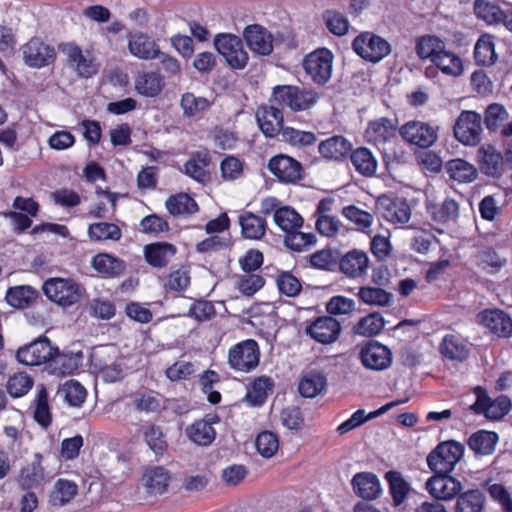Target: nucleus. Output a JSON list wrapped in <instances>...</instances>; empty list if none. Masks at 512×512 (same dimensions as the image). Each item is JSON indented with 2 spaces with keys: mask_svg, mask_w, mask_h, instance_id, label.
I'll use <instances>...</instances> for the list:
<instances>
[{
  "mask_svg": "<svg viewBox=\"0 0 512 512\" xmlns=\"http://www.w3.org/2000/svg\"><path fill=\"white\" fill-rule=\"evenodd\" d=\"M46 297L56 305L67 308L77 304L83 296V288L70 277H52L42 286Z\"/></svg>",
  "mask_w": 512,
  "mask_h": 512,
  "instance_id": "1",
  "label": "nucleus"
},
{
  "mask_svg": "<svg viewBox=\"0 0 512 512\" xmlns=\"http://www.w3.org/2000/svg\"><path fill=\"white\" fill-rule=\"evenodd\" d=\"M464 455V446L449 440L439 443L427 456L428 467L437 474L452 472Z\"/></svg>",
  "mask_w": 512,
  "mask_h": 512,
  "instance_id": "2",
  "label": "nucleus"
},
{
  "mask_svg": "<svg viewBox=\"0 0 512 512\" xmlns=\"http://www.w3.org/2000/svg\"><path fill=\"white\" fill-rule=\"evenodd\" d=\"M319 97L312 89H301L297 86L281 85L273 88L272 101L292 111H304L313 107Z\"/></svg>",
  "mask_w": 512,
  "mask_h": 512,
  "instance_id": "3",
  "label": "nucleus"
},
{
  "mask_svg": "<svg viewBox=\"0 0 512 512\" xmlns=\"http://www.w3.org/2000/svg\"><path fill=\"white\" fill-rule=\"evenodd\" d=\"M353 51L365 61L379 63L391 53L390 43L380 35L365 31L352 42Z\"/></svg>",
  "mask_w": 512,
  "mask_h": 512,
  "instance_id": "4",
  "label": "nucleus"
},
{
  "mask_svg": "<svg viewBox=\"0 0 512 512\" xmlns=\"http://www.w3.org/2000/svg\"><path fill=\"white\" fill-rule=\"evenodd\" d=\"M228 365L236 372L249 373L260 361V349L253 339L243 340L228 350Z\"/></svg>",
  "mask_w": 512,
  "mask_h": 512,
  "instance_id": "5",
  "label": "nucleus"
},
{
  "mask_svg": "<svg viewBox=\"0 0 512 512\" xmlns=\"http://www.w3.org/2000/svg\"><path fill=\"white\" fill-rule=\"evenodd\" d=\"M117 354V349L114 346H108L94 352L92 361L98 378L112 383L123 377L122 363L116 359Z\"/></svg>",
  "mask_w": 512,
  "mask_h": 512,
  "instance_id": "6",
  "label": "nucleus"
},
{
  "mask_svg": "<svg viewBox=\"0 0 512 512\" xmlns=\"http://www.w3.org/2000/svg\"><path fill=\"white\" fill-rule=\"evenodd\" d=\"M455 138L465 146H476L481 141L482 118L475 111H462L453 128Z\"/></svg>",
  "mask_w": 512,
  "mask_h": 512,
  "instance_id": "7",
  "label": "nucleus"
},
{
  "mask_svg": "<svg viewBox=\"0 0 512 512\" xmlns=\"http://www.w3.org/2000/svg\"><path fill=\"white\" fill-rule=\"evenodd\" d=\"M214 45L230 67L242 69L246 66L248 54L239 37L228 33L219 34L215 37Z\"/></svg>",
  "mask_w": 512,
  "mask_h": 512,
  "instance_id": "8",
  "label": "nucleus"
},
{
  "mask_svg": "<svg viewBox=\"0 0 512 512\" xmlns=\"http://www.w3.org/2000/svg\"><path fill=\"white\" fill-rule=\"evenodd\" d=\"M332 64L333 54L326 48L311 52L303 61L305 72L317 84H325L331 78Z\"/></svg>",
  "mask_w": 512,
  "mask_h": 512,
  "instance_id": "9",
  "label": "nucleus"
},
{
  "mask_svg": "<svg viewBox=\"0 0 512 512\" xmlns=\"http://www.w3.org/2000/svg\"><path fill=\"white\" fill-rule=\"evenodd\" d=\"M399 133L406 142L421 148H428L438 138V127L426 122L411 120L400 127Z\"/></svg>",
  "mask_w": 512,
  "mask_h": 512,
  "instance_id": "10",
  "label": "nucleus"
},
{
  "mask_svg": "<svg viewBox=\"0 0 512 512\" xmlns=\"http://www.w3.org/2000/svg\"><path fill=\"white\" fill-rule=\"evenodd\" d=\"M55 354V347L48 338H39L30 344L20 347L16 351V359L27 366H39L49 362Z\"/></svg>",
  "mask_w": 512,
  "mask_h": 512,
  "instance_id": "11",
  "label": "nucleus"
},
{
  "mask_svg": "<svg viewBox=\"0 0 512 512\" xmlns=\"http://www.w3.org/2000/svg\"><path fill=\"white\" fill-rule=\"evenodd\" d=\"M474 394L476 401L471 405V409L477 414H484L489 419H500L510 411L511 402L506 396L491 400L479 386L474 388Z\"/></svg>",
  "mask_w": 512,
  "mask_h": 512,
  "instance_id": "12",
  "label": "nucleus"
},
{
  "mask_svg": "<svg viewBox=\"0 0 512 512\" xmlns=\"http://www.w3.org/2000/svg\"><path fill=\"white\" fill-rule=\"evenodd\" d=\"M362 365L369 370L383 371L392 364V353L383 344L370 341L363 345L359 352Z\"/></svg>",
  "mask_w": 512,
  "mask_h": 512,
  "instance_id": "13",
  "label": "nucleus"
},
{
  "mask_svg": "<svg viewBox=\"0 0 512 512\" xmlns=\"http://www.w3.org/2000/svg\"><path fill=\"white\" fill-rule=\"evenodd\" d=\"M62 53L67 57L71 68L81 77H92L98 71V65L89 54H84L74 43H64L60 46Z\"/></svg>",
  "mask_w": 512,
  "mask_h": 512,
  "instance_id": "14",
  "label": "nucleus"
},
{
  "mask_svg": "<svg viewBox=\"0 0 512 512\" xmlns=\"http://www.w3.org/2000/svg\"><path fill=\"white\" fill-rule=\"evenodd\" d=\"M23 59L26 65L41 68L51 64L56 56L53 47L38 38L31 39L22 47Z\"/></svg>",
  "mask_w": 512,
  "mask_h": 512,
  "instance_id": "15",
  "label": "nucleus"
},
{
  "mask_svg": "<svg viewBox=\"0 0 512 512\" xmlns=\"http://www.w3.org/2000/svg\"><path fill=\"white\" fill-rule=\"evenodd\" d=\"M341 325L331 316L317 318L305 327V333L321 344L334 343L340 335Z\"/></svg>",
  "mask_w": 512,
  "mask_h": 512,
  "instance_id": "16",
  "label": "nucleus"
},
{
  "mask_svg": "<svg viewBox=\"0 0 512 512\" xmlns=\"http://www.w3.org/2000/svg\"><path fill=\"white\" fill-rule=\"evenodd\" d=\"M217 423H219V417L214 414H208L187 426L185 430L186 436L196 445L208 446L216 437L213 425Z\"/></svg>",
  "mask_w": 512,
  "mask_h": 512,
  "instance_id": "17",
  "label": "nucleus"
},
{
  "mask_svg": "<svg viewBox=\"0 0 512 512\" xmlns=\"http://www.w3.org/2000/svg\"><path fill=\"white\" fill-rule=\"evenodd\" d=\"M425 488L433 498L448 501L459 494L462 485L460 481L451 476L438 474L426 481Z\"/></svg>",
  "mask_w": 512,
  "mask_h": 512,
  "instance_id": "18",
  "label": "nucleus"
},
{
  "mask_svg": "<svg viewBox=\"0 0 512 512\" xmlns=\"http://www.w3.org/2000/svg\"><path fill=\"white\" fill-rule=\"evenodd\" d=\"M247 46L256 54L267 56L273 51L272 34L263 26L254 24L243 31Z\"/></svg>",
  "mask_w": 512,
  "mask_h": 512,
  "instance_id": "19",
  "label": "nucleus"
},
{
  "mask_svg": "<svg viewBox=\"0 0 512 512\" xmlns=\"http://www.w3.org/2000/svg\"><path fill=\"white\" fill-rule=\"evenodd\" d=\"M377 207L383 218L393 224H405L411 217V209L402 199L382 196L377 201Z\"/></svg>",
  "mask_w": 512,
  "mask_h": 512,
  "instance_id": "20",
  "label": "nucleus"
},
{
  "mask_svg": "<svg viewBox=\"0 0 512 512\" xmlns=\"http://www.w3.org/2000/svg\"><path fill=\"white\" fill-rule=\"evenodd\" d=\"M477 321L499 337L512 335V319L501 310H484L477 315Z\"/></svg>",
  "mask_w": 512,
  "mask_h": 512,
  "instance_id": "21",
  "label": "nucleus"
},
{
  "mask_svg": "<svg viewBox=\"0 0 512 512\" xmlns=\"http://www.w3.org/2000/svg\"><path fill=\"white\" fill-rule=\"evenodd\" d=\"M268 168L274 176L285 183H294L301 177V164L289 156L273 157L269 161Z\"/></svg>",
  "mask_w": 512,
  "mask_h": 512,
  "instance_id": "22",
  "label": "nucleus"
},
{
  "mask_svg": "<svg viewBox=\"0 0 512 512\" xmlns=\"http://www.w3.org/2000/svg\"><path fill=\"white\" fill-rule=\"evenodd\" d=\"M170 480V474L164 467L154 466L144 470L140 483L147 494L157 496L167 491Z\"/></svg>",
  "mask_w": 512,
  "mask_h": 512,
  "instance_id": "23",
  "label": "nucleus"
},
{
  "mask_svg": "<svg viewBox=\"0 0 512 512\" xmlns=\"http://www.w3.org/2000/svg\"><path fill=\"white\" fill-rule=\"evenodd\" d=\"M43 455L35 453L32 462L25 464L18 476V484L22 489H32L42 485L46 479V471L42 465Z\"/></svg>",
  "mask_w": 512,
  "mask_h": 512,
  "instance_id": "24",
  "label": "nucleus"
},
{
  "mask_svg": "<svg viewBox=\"0 0 512 512\" xmlns=\"http://www.w3.org/2000/svg\"><path fill=\"white\" fill-rule=\"evenodd\" d=\"M477 160L481 170L489 176H499L505 171V160L493 145L484 144L477 150Z\"/></svg>",
  "mask_w": 512,
  "mask_h": 512,
  "instance_id": "25",
  "label": "nucleus"
},
{
  "mask_svg": "<svg viewBox=\"0 0 512 512\" xmlns=\"http://www.w3.org/2000/svg\"><path fill=\"white\" fill-rule=\"evenodd\" d=\"M446 47V43L439 36L425 34L415 39L414 50L420 60H428L433 65Z\"/></svg>",
  "mask_w": 512,
  "mask_h": 512,
  "instance_id": "26",
  "label": "nucleus"
},
{
  "mask_svg": "<svg viewBox=\"0 0 512 512\" xmlns=\"http://www.w3.org/2000/svg\"><path fill=\"white\" fill-rule=\"evenodd\" d=\"M340 271L350 278L365 275L369 268V257L366 252L353 249L347 252L339 262Z\"/></svg>",
  "mask_w": 512,
  "mask_h": 512,
  "instance_id": "27",
  "label": "nucleus"
},
{
  "mask_svg": "<svg viewBox=\"0 0 512 512\" xmlns=\"http://www.w3.org/2000/svg\"><path fill=\"white\" fill-rule=\"evenodd\" d=\"M354 493L365 500L376 499L382 489L377 476L371 472H359L351 480Z\"/></svg>",
  "mask_w": 512,
  "mask_h": 512,
  "instance_id": "28",
  "label": "nucleus"
},
{
  "mask_svg": "<svg viewBox=\"0 0 512 512\" xmlns=\"http://www.w3.org/2000/svg\"><path fill=\"white\" fill-rule=\"evenodd\" d=\"M396 131V125L392 119L381 117L370 121L365 130V138L374 145H382L389 141Z\"/></svg>",
  "mask_w": 512,
  "mask_h": 512,
  "instance_id": "29",
  "label": "nucleus"
},
{
  "mask_svg": "<svg viewBox=\"0 0 512 512\" xmlns=\"http://www.w3.org/2000/svg\"><path fill=\"white\" fill-rule=\"evenodd\" d=\"M259 128L267 137H274L282 131L283 113L273 106L260 107L256 112Z\"/></svg>",
  "mask_w": 512,
  "mask_h": 512,
  "instance_id": "30",
  "label": "nucleus"
},
{
  "mask_svg": "<svg viewBox=\"0 0 512 512\" xmlns=\"http://www.w3.org/2000/svg\"><path fill=\"white\" fill-rule=\"evenodd\" d=\"M128 49L133 56L144 60L154 59L159 54V49L154 40L141 32L128 36Z\"/></svg>",
  "mask_w": 512,
  "mask_h": 512,
  "instance_id": "31",
  "label": "nucleus"
},
{
  "mask_svg": "<svg viewBox=\"0 0 512 512\" xmlns=\"http://www.w3.org/2000/svg\"><path fill=\"white\" fill-rule=\"evenodd\" d=\"M134 87L142 96L156 97L164 87V80L157 72H142L136 76Z\"/></svg>",
  "mask_w": 512,
  "mask_h": 512,
  "instance_id": "32",
  "label": "nucleus"
},
{
  "mask_svg": "<svg viewBox=\"0 0 512 512\" xmlns=\"http://www.w3.org/2000/svg\"><path fill=\"white\" fill-rule=\"evenodd\" d=\"M443 75L457 78L464 72V63L462 58L454 51L449 50L447 47L433 63Z\"/></svg>",
  "mask_w": 512,
  "mask_h": 512,
  "instance_id": "33",
  "label": "nucleus"
},
{
  "mask_svg": "<svg viewBox=\"0 0 512 512\" xmlns=\"http://www.w3.org/2000/svg\"><path fill=\"white\" fill-rule=\"evenodd\" d=\"M327 386V379L322 372L311 371L304 374L298 384V391L305 398H314Z\"/></svg>",
  "mask_w": 512,
  "mask_h": 512,
  "instance_id": "34",
  "label": "nucleus"
},
{
  "mask_svg": "<svg viewBox=\"0 0 512 512\" xmlns=\"http://www.w3.org/2000/svg\"><path fill=\"white\" fill-rule=\"evenodd\" d=\"M78 494V485L65 478H59L55 481L51 494L50 502L53 506H64L70 503Z\"/></svg>",
  "mask_w": 512,
  "mask_h": 512,
  "instance_id": "35",
  "label": "nucleus"
},
{
  "mask_svg": "<svg viewBox=\"0 0 512 512\" xmlns=\"http://www.w3.org/2000/svg\"><path fill=\"white\" fill-rule=\"evenodd\" d=\"M351 143L343 136H333L319 144V153L326 159L341 160L351 150Z\"/></svg>",
  "mask_w": 512,
  "mask_h": 512,
  "instance_id": "36",
  "label": "nucleus"
},
{
  "mask_svg": "<svg viewBox=\"0 0 512 512\" xmlns=\"http://www.w3.org/2000/svg\"><path fill=\"white\" fill-rule=\"evenodd\" d=\"M469 351L467 341L458 335H446L440 345L442 355L451 360L463 361Z\"/></svg>",
  "mask_w": 512,
  "mask_h": 512,
  "instance_id": "37",
  "label": "nucleus"
},
{
  "mask_svg": "<svg viewBox=\"0 0 512 512\" xmlns=\"http://www.w3.org/2000/svg\"><path fill=\"white\" fill-rule=\"evenodd\" d=\"M474 58L481 66H492L497 62L498 55L495 52L493 36L483 34L479 37L474 47Z\"/></svg>",
  "mask_w": 512,
  "mask_h": 512,
  "instance_id": "38",
  "label": "nucleus"
},
{
  "mask_svg": "<svg viewBox=\"0 0 512 512\" xmlns=\"http://www.w3.org/2000/svg\"><path fill=\"white\" fill-rule=\"evenodd\" d=\"M91 264L98 273L107 277L118 276L125 269L124 263L119 258L108 253L97 254L93 257Z\"/></svg>",
  "mask_w": 512,
  "mask_h": 512,
  "instance_id": "39",
  "label": "nucleus"
},
{
  "mask_svg": "<svg viewBox=\"0 0 512 512\" xmlns=\"http://www.w3.org/2000/svg\"><path fill=\"white\" fill-rule=\"evenodd\" d=\"M498 435L495 432L480 430L472 434L468 440L469 448L479 455H489L495 450Z\"/></svg>",
  "mask_w": 512,
  "mask_h": 512,
  "instance_id": "40",
  "label": "nucleus"
},
{
  "mask_svg": "<svg viewBox=\"0 0 512 512\" xmlns=\"http://www.w3.org/2000/svg\"><path fill=\"white\" fill-rule=\"evenodd\" d=\"M175 254L176 248L170 243L159 242L148 245L145 248L146 260L156 267L166 265Z\"/></svg>",
  "mask_w": 512,
  "mask_h": 512,
  "instance_id": "41",
  "label": "nucleus"
},
{
  "mask_svg": "<svg viewBox=\"0 0 512 512\" xmlns=\"http://www.w3.org/2000/svg\"><path fill=\"white\" fill-rule=\"evenodd\" d=\"M78 368L77 359L68 354L60 353L55 347V354L49 359L47 369L50 374L64 376L73 373Z\"/></svg>",
  "mask_w": 512,
  "mask_h": 512,
  "instance_id": "42",
  "label": "nucleus"
},
{
  "mask_svg": "<svg viewBox=\"0 0 512 512\" xmlns=\"http://www.w3.org/2000/svg\"><path fill=\"white\" fill-rule=\"evenodd\" d=\"M211 101L202 96H196L194 93L186 92L182 95L180 106L185 117H198L207 111L211 106Z\"/></svg>",
  "mask_w": 512,
  "mask_h": 512,
  "instance_id": "43",
  "label": "nucleus"
},
{
  "mask_svg": "<svg viewBox=\"0 0 512 512\" xmlns=\"http://www.w3.org/2000/svg\"><path fill=\"white\" fill-rule=\"evenodd\" d=\"M447 173L450 178L458 182H472L477 177V169L471 163L463 159H453L447 163Z\"/></svg>",
  "mask_w": 512,
  "mask_h": 512,
  "instance_id": "44",
  "label": "nucleus"
},
{
  "mask_svg": "<svg viewBox=\"0 0 512 512\" xmlns=\"http://www.w3.org/2000/svg\"><path fill=\"white\" fill-rule=\"evenodd\" d=\"M322 20L327 30L338 37L348 33L350 22L348 18L341 12L329 9L323 12Z\"/></svg>",
  "mask_w": 512,
  "mask_h": 512,
  "instance_id": "45",
  "label": "nucleus"
},
{
  "mask_svg": "<svg viewBox=\"0 0 512 512\" xmlns=\"http://www.w3.org/2000/svg\"><path fill=\"white\" fill-rule=\"evenodd\" d=\"M351 162L355 170L364 176H371L376 172L377 161L367 148H358L351 154Z\"/></svg>",
  "mask_w": 512,
  "mask_h": 512,
  "instance_id": "46",
  "label": "nucleus"
},
{
  "mask_svg": "<svg viewBox=\"0 0 512 512\" xmlns=\"http://www.w3.org/2000/svg\"><path fill=\"white\" fill-rule=\"evenodd\" d=\"M145 443L156 455H163L167 449V441L160 426L147 424L142 427Z\"/></svg>",
  "mask_w": 512,
  "mask_h": 512,
  "instance_id": "47",
  "label": "nucleus"
},
{
  "mask_svg": "<svg viewBox=\"0 0 512 512\" xmlns=\"http://www.w3.org/2000/svg\"><path fill=\"white\" fill-rule=\"evenodd\" d=\"M275 224L285 232H291L300 228L303 224L302 217L290 206H283L274 214Z\"/></svg>",
  "mask_w": 512,
  "mask_h": 512,
  "instance_id": "48",
  "label": "nucleus"
},
{
  "mask_svg": "<svg viewBox=\"0 0 512 512\" xmlns=\"http://www.w3.org/2000/svg\"><path fill=\"white\" fill-rule=\"evenodd\" d=\"M503 11L498 5L488 0H475L474 13L477 18L483 20L488 25L501 23Z\"/></svg>",
  "mask_w": 512,
  "mask_h": 512,
  "instance_id": "49",
  "label": "nucleus"
},
{
  "mask_svg": "<svg viewBox=\"0 0 512 512\" xmlns=\"http://www.w3.org/2000/svg\"><path fill=\"white\" fill-rule=\"evenodd\" d=\"M239 223L243 235L248 239H260L265 233V221L251 212L240 215Z\"/></svg>",
  "mask_w": 512,
  "mask_h": 512,
  "instance_id": "50",
  "label": "nucleus"
},
{
  "mask_svg": "<svg viewBox=\"0 0 512 512\" xmlns=\"http://www.w3.org/2000/svg\"><path fill=\"white\" fill-rule=\"evenodd\" d=\"M165 205L169 213L174 216L191 214L196 212L198 209L195 200L185 193L170 196L166 200Z\"/></svg>",
  "mask_w": 512,
  "mask_h": 512,
  "instance_id": "51",
  "label": "nucleus"
},
{
  "mask_svg": "<svg viewBox=\"0 0 512 512\" xmlns=\"http://www.w3.org/2000/svg\"><path fill=\"white\" fill-rule=\"evenodd\" d=\"M386 480L389 483L390 493L396 506L401 505L407 498L411 487L403 476L396 471L386 473Z\"/></svg>",
  "mask_w": 512,
  "mask_h": 512,
  "instance_id": "52",
  "label": "nucleus"
},
{
  "mask_svg": "<svg viewBox=\"0 0 512 512\" xmlns=\"http://www.w3.org/2000/svg\"><path fill=\"white\" fill-rule=\"evenodd\" d=\"M357 295L363 303L372 306L384 307L392 301V294L379 287H361Z\"/></svg>",
  "mask_w": 512,
  "mask_h": 512,
  "instance_id": "53",
  "label": "nucleus"
},
{
  "mask_svg": "<svg viewBox=\"0 0 512 512\" xmlns=\"http://www.w3.org/2000/svg\"><path fill=\"white\" fill-rule=\"evenodd\" d=\"M88 235L93 241H118L122 236V232L114 223L99 222L93 223L88 227Z\"/></svg>",
  "mask_w": 512,
  "mask_h": 512,
  "instance_id": "54",
  "label": "nucleus"
},
{
  "mask_svg": "<svg viewBox=\"0 0 512 512\" xmlns=\"http://www.w3.org/2000/svg\"><path fill=\"white\" fill-rule=\"evenodd\" d=\"M342 215L352 223H354L358 230L365 233H371V225L373 223V216L354 205L345 206L342 209Z\"/></svg>",
  "mask_w": 512,
  "mask_h": 512,
  "instance_id": "55",
  "label": "nucleus"
},
{
  "mask_svg": "<svg viewBox=\"0 0 512 512\" xmlns=\"http://www.w3.org/2000/svg\"><path fill=\"white\" fill-rule=\"evenodd\" d=\"M58 394L70 406H80L86 399V389L79 382L69 380L62 384L58 390Z\"/></svg>",
  "mask_w": 512,
  "mask_h": 512,
  "instance_id": "56",
  "label": "nucleus"
},
{
  "mask_svg": "<svg viewBox=\"0 0 512 512\" xmlns=\"http://www.w3.org/2000/svg\"><path fill=\"white\" fill-rule=\"evenodd\" d=\"M210 163V156L207 152H198L185 164V172L191 178L202 182L207 177L206 168Z\"/></svg>",
  "mask_w": 512,
  "mask_h": 512,
  "instance_id": "57",
  "label": "nucleus"
},
{
  "mask_svg": "<svg viewBox=\"0 0 512 512\" xmlns=\"http://www.w3.org/2000/svg\"><path fill=\"white\" fill-rule=\"evenodd\" d=\"M273 383L269 377L261 376L256 378L248 389L246 399L251 405L257 406L264 402L268 392L272 389Z\"/></svg>",
  "mask_w": 512,
  "mask_h": 512,
  "instance_id": "58",
  "label": "nucleus"
},
{
  "mask_svg": "<svg viewBox=\"0 0 512 512\" xmlns=\"http://www.w3.org/2000/svg\"><path fill=\"white\" fill-rule=\"evenodd\" d=\"M133 404L139 411L146 413L157 412L162 407L161 396L155 392H137L133 395Z\"/></svg>",
  "mask_w": 512,
  "mask_h": 512,
  "instance_id": "59",
  "label": "nucleus"
},
{
  "mask_svg": "<svg viewBox=\"0 0 512 512\" xmlns=\"http://www.w3.org/2000/svg\"><path fill=\"white\" fill-rule=\"evenodd\" d=\"M484 496L479 490H470L461 494L457 500V512H481Z\"/></svg>",
  "mask_w": 512,
  "mask_h": 512,
  "instance_id": "60",
  "label": "nucleus"
},
{
  "mask_svg": "<svg viewBox=\"0 0 512 512\" xmlns=\"http://www.w3.org/2000/svg\"><path fill=\"white\" fill-rule=\"evenodd\" d=\"M33 386V379L26 373L19 372L11 375L7 381V391L14 397H22L27 394Z\"/></svg>",
  "mask_w": 512,
  "mask_h": 512,
  "instance_id": "61",
  "label": "nucleus"
},
{
  "mask_svg": "<svg viewBox=\"0 0 512 512\" xmlns=\"http://www.w3.org/2000/svg\"><path fill=\"white\" fill-rule=\"evenodd\" d=\"M35 420L43 427H48L51 423V413L48 405V393L46 388L41 385L37 388L35 400Z\"/></svg>",
  "mask_w": 512,
  "mask_h": 512,
  "instance_id": "62",
  "label": "nucleus"
},
{
  "mask_svg": "<svg viewBox=\"0 0 512 512\" xmlns=\"http://www.w3.org/2000/svg\"><path fill=\"white\" fill-rule=\"evenodd\" d=\"M255 445L258 453L264 458L273 457L279 449L278 436L271 431H263L258 434Z\"/></svg>",
  "mask_w": 512,
  "mask_h": 512,
  "instance_id": "63",
  "label": "nucleus"
},
{
  "mask_svg": "<svg viewBox=\"0 0 512 512\" xmlns=\"http://www.w3.org/2000/svg\"><path fill=\"white\" fill-rule=\"evenodd\" d=\"M316 242V237L313 233H303L291 231L285 237V245L296 252H303L312 247Z\"/></svg>",
  "mask_w": 512,
  "mask_h": 512,
  "instance_id": "64",
  "label": "nucleus"
}]
</instances>
